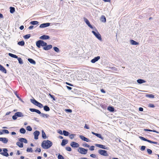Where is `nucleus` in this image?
<instances>
[{"label": "nucleus", "instance_id": "nucleus-1", "mask_svg": "<svg viewBox=\"0 0 159 159\" xmlns=\"http://www.w3.org/2000/svg\"><path fill=\"white\" fill-rule=\"evenodd\" d=\"M52 143L49 140H44L41 144L42 147L44 149H48L52 145Z\"/></svg>", "mask_w": 159, "mask_h": 159}, {"label": "nucleus", "instance_id": "nucleus-2", "mask_svg": "<svg viewBox=\"0 0 159 159\" xmlns=\"http://www.w3.org/2000/svg\"><path fill=\"white\" fill-rule=\"evenodd\" d=\"M30 102L34 104L39 107L42 108L43 107V106L42 104L39 102L34 99H30Z\"/></svg>", "mask_w": 159, "mask_h": 159}, {"label": "nucleus", "instance_id": "nucleus-3", "mask_svg": "<svg viewBox=\"0 0 159 159\" xmlns=\"http://www.w3.org/2000/svg\"><path fill=\"white\" fill-rule=\"evenodd\" d=\"M92 33L98 40L100 41L102 40L101 35L97 30H96V32L93 31H92Z\"/></svg>", "mask_w": 159, "mask_h": 159}, {"label": "nucleus", "instance_id": "nucleus-4", "mask_svg": "<svg viewBox=\"0 0 159 159\" xmlns=\"http://www.w3.org/2000/svg\"><path fill=\"white\" fill-rule=\"evenodd\" d=\"M98 152L100 155L103 156H108L107 152L106 150H99L98 151Z\"/></svg>", "mask_w": 159, "mask_h": 159}, {"label": "nucleus", "instance_id": "nucleus-5", "mask_svg": "<svg viewBox=\"0 0 159 159\" xmlns=\"http://www.w3.org/2000/svg\"><path fill=\"white\" fill-rule=\"evenodd\" d=\"M3 152L0 153V154L6 157H7L9 156V154L7 153V149L4 148L3 149Z\"/></svg>", "mask_w": 159, "mask_h": 159}, {"label": "nucleus", "instance_id": "nucleus-6", "mask_svg": "<svg viewBox=\"0 0 159 159\" xmlns=\"http://www.w3.org/2000/svg\"><path fill=\"white\" fill-rule=\"evenodd\" d=\"M40 134V132L39 131L37 130L35 131L33 133V134L34 136V139L37 140L38 139V136Z\"/></svg>", "mask_w": 159, "mask_h": 159}, {"label": "nucleus", "instance_id": "nucleus-7", "mask_svg": "<svg viewBox=\"0 0 159 159\" xmlns=\"http://www.w3.org/2000/svg\"><path fill=\"white\" fill-rule=\"evenodd\" d=\"M80 74L81 75V79L83 80H86L87 78L86 76V73L84 71H81Z\"/></svg>", "mask_w": 159, "mask_h": 159}, {"label": "nucleus", "instance_id": "nucleus-8", "mask_svg": "<svg viewBox=\"0 0 159 159\" xmlns=\"http://www.w3.org/2000/svg\"><path fill=\"white\" fill-rule=\"evenodd\" d=\"M70 145L72 147L74 148H78L79 146V143L75 142H72L71 143Z\"/></svg>", "mask_w": 159, "mask_h": 159}, {"label": "nucleus", "instance_id": "nucleus-9", "mask_svg": "<svg viewBox=\"0 0 159 159\" xmlns=\"http://www.w3.org/2000/svg\"><path fill=\"white\" fill-rule=\"evenodd\" d=\"M100 58V56H97L94 57L93 59L91 60V62L94 63L98 61Z\"/></svg>", "mask_w": 159, "mask_h": 159}, {"label": "nucleus", "instance_id": "nucleus-10", "mask_svg": "<svg viewBox=\"0 0 159 159\" xmlns=\"http://www.w3.org/2000/svg\"><path fill=\"white\" fill-rule=\"evenodd\" d=\"M87 149H86L83 148H80V153L82 154H86L87 153Z\"/></svg>", "mask_w": 159, "mask_h": 159}, {"label": "nucleus", "instance_id": "nucleus-11", "mask_svg": "<svg viewBox=\"0 0 159 159\" xmlns=\"http://www.w3.org/2000/svg\"><path fill=\"white\" fill-rule=\"evenodd\" d=\"M95 145L96 146L98 147L99 148H100L103 149H107V147H106V146H105L102 145L98 144H95Z\"/></svg>", "mask_w": 159, "mask_h": 159}, {"label": "nucleus", "instance_id": "nucleus-12", "mask_svg": "<svg viewBox=\"0 0 159 159\" xmlns=\"http://www.w3.org/2000/svg\"><path fill=\"white\" fill-rule=\"evenodd\" d=\"M50 25V23H49L42 24L40 25L39 28H42L46 27L49 26Z\"/></svg>", "mask_w": 159, "mask_h": 159}, {"label": "nucleus", "instance_id": "nucleus-13", "mask_svg": "<svg viewBox=\"0 0 159 159\" xmlns=\"http://www.w3.org/2000/svg\"><path fill=\"white\" fill-rule=\"evenodd\" d=\"M84 22L87 25L91 28L93 29V26H92V25H90L89 20L86 18H84Z\"/></svg>", "mask_w": 159, "mask_h": 159}, {"label": "nucleus", "instance_id": "nucleus-14", "mask_svg": "<svg viewBox=\"0 0 159 159\" xmlns=\"http://www.w3.org/2000/svg\"><path fill=\"white\" fill-rule=\"evenodd\" d=\"M0 141L2 142L3 143H7L8 141V140L6 138H0Z\"/></svg>", "mask_w": 159, "mask_h": 159}, {"label": "nucleus", "instance_id": "nucleus-15", "mask_svg": "<svg viewBox=\"0 0 159 159\" xmlns=\"http://www.w3.org/2000/svg\"><path fill=\"white\" fill-rule=\"evenodd\" d=\"M50 38L49 36L48 35H43L40 37V39H48Z\"/></svg>", "mask_w": 159, "mask_h": 159}, {"label": "nucleus", "instance_id": "nucleus-16", "mask_svg": "<svg viewBox=\"0 0 159 159\" xmlns=\"http://www.w3.org/2000/svg\"><path fill=\"white\" fill-rule=\"evenodd\" d=\"M92 133L93 135H95V136H97L98 137L101 139H103V138L102 136L100 134L95 133L93 132H92Z\"/></svg>", "mask_w": 159, "mask_h": 159}, {"label": "nucleus", "instance_id": "nucleus-17", "mask_svg": "<svg viewBox=\"0 0 159 159\" xmlns=\"http://www.w3.org/2000/svg\"><path fill=\"white\" fill-rule=\"evenodd\" d=\"M52 48V46L51 45H48L44 47L43 48V49L45 50H48Z\"/></svg>", "mask_w": 159, "mask_h": 159}, {"label": "nucleus", "instance_id": "nucleus-18", "mask_svg": "<svg viewBox=\"0 0 159 159\" xmlns=\"http://www.w3.org/2000/svg\"><path fill=\"white\" fill-rule=\"evenodd\" d=\"M80 139H81L83 140L86 141L87 142H89V140L88 139L84 137L82 135H80Z\"/></svg>", "mask_w": 159, "mask_h": 159}, {"label": "nucleus", "instance_id": "nucleus-19", "mask_svg": "<svg viewBox=\"0 0 159 159\" xmlns=\"http://www.w3.org/2000/svg\"><path fill=\"white\" fill-rule=\"evenodd\" d=\"M0 70L5 73H7V71L6 69L1 65L0 64Z\"/></svg>", "mask_w": 159, "mask_h": 159}, {"label": "nucleus", "instance_id": "nucleus-20", "mask_svg": "<svg viewBox=\"0 0 159 159\" xmlns=\"http://www.w3.org/2000/svg\"><path fill=\"white\" fill-rule=\"evenodd\" d=\"M19 140L21 142H24L25 143H27V140L25 138H20L19 139Z\"/></svg>", "mask_w": 159, "mask_h": 159}, {"label": "nucleus", "instance_id": "nucleus-21", "mask_svg": "<svg viewBox=\"0 0 159 159\" xmlns=\"http://www.w3.org/2000/svg\"><path fill=\"white\" fill-rule=\"evenodd\" d=\"M28 61L31 64L35 65L36 64V62L35 61L31 58H28Z\"/></svg>", "mask_w": 159, "mask_h": 159}, {"label": "nucleus", "instance_id": "nucleus-22", "mask_svg": "<svg viewBox=\"0 0 159 159\" xmlns=\"http://www.w3.org/2000/svg\"><path fill=\"white\" fill-rule=\"evenodd\" d=\"M15 115L16 116H17L18 117H23L24 116V115H23L22 113L20 112H18L16 113H15Z\"/></svg>", "mask_w": 159, "mask_h": 159}, {"label": "nucleus", "instance_id": "nucleus-23", "mask_svg": "<svg viewBox=\"0 0 159 159\" xmlns=\"http://www.w3.org/2000/svg\"><path fill=\"white\" fill-rule=\"evenodd\" d=\"M130 43L132 45H137L139 44V43L136 42L135 41L133 40H131L130 41Z\"/></svg>", "mask_w": 159, "mask_h": 159}, {"label": "nucleus", "instance_id": "nucleus-24", "mask_svg": "<svg viewBox=\"0 0 159 159\" xmlns=\"http://www.w3.org/2000/svg\"><path fill=\"white\" fill-rule=\"evenodd\" d=\"M68 140L63 139L61 143V145L62 146H65L66 144L68 143Z\"/></svg>", "mask_w": 159, "mask_h": 159}, {"label": "nucleus", "instance_id": "nucleus-25", "mask_svg": "<svg viewBox=\"0 0 159 159\" xmlns=\"http://www.w3.org/2000/svg\"><path fill=\"white\" fill-rule=\"evenodd\" d=\"M137 81L138 83L140 84H142L143 83H145L146 82L144 80H143L141 79H139L137 80Z\"/></svg>", "mask_w": 159, "mask_h": 159}, {"label": "nucleus", "instance_id": "nucleus-26", "mask_svg": "<svg viewBox=\"0 0 159 159\" xmlns=\"http://www.w3.org/2000/svg\"><path fill=\"white\" fill-rule=\"evenodd\" d=\"M41 40H39L36 42V45L38 47L40 48L41 46Z\"/></svg>", "mask_w": 159, "mask_h": 159}, {"label": "nucleus", "instance_id": "nucleus-27", "mask_svg": "<svg viewBox=\"0 0 159 159\" xmlns=\"http://www.w3.org/2000/svg\"><path fill=\"white\" fill-rule=\"evenodd\" d=\"M100 20L102 22H106V18L104 16L102 15L101 16Z\"/></svg>", "mask_w": 159, "mask_h": 159}, {"label": "nucleus", "instance_id": "nucleus-28", "mask_svg": "<svg viewBox=\"0 0 159 159\" xmlns=\"http://www.w3.org/2000/svg\"><path fill=\"white\" fill-rule=\"evenodd\" d=\"M16 144L20 148H22L23 146V143L21 142H17L16 143Z\"/></svg>", "mask_w": 159, "mask_h": 159}, {"label": "nucleus", "instance_id": "nucleus-29", "mask_svg": "<svg viewBox=\"0 0 159 159\" xmlns=\"http://www.w3.org/2000/svg\"><path fill=\"white\" fill-rule=\"evenodd\" d=\"M145 96L150 98H154V96L151 94H147Z\"/></svg>", "mask_w": 159, "mask_h": 159}, {"label": "nucleus", "instance_id": "nucleus-30", "mask_svg": "<svg viewBox=\"0 0 159 159\" xmlns=\"http://www.w3.org/2000/svg\"><path fill=\"white\" fill-rule=\"evenodd\" d=\"M40 116L42 117L46 118H48L49 116L47 114H45L43 113H41Z\"/></svg>", "mask_w": 159, "mask_h": 159}, {"label": "nucleus", "instance_id": "nucleus-31", "mask_svg": "<svg viewBox=\"0 0 159 159\" xmlns=\"http://www.w3.org/2000/svg\"><path fill=\"white\" fill-rule=\"evenodd\" d=\"M8 55L9 56H10L11 57L16 58H17L18 57L16 55L13 54L11 53H9L8 54Z\"/></svg>", "mask_w": 159, "mask_h": 159}, {"label": "nucleus", "instance_id": "nucleus-32", "mask_svg": "<svg viewBox=\"0 0 159 159\" xmlns=\"http://www.w3.org/2000/svg\"><path fill=\"white\" fill-rule=\"evenodd\" d=\"M76 135L75 134H69V137L70 139H74L75 136Z\"/></svg>", "mask_w": 159, "mask_h": 159}, {"label": "nucleus", "instance_id": "nucleus-33", "mask_svg": "<svg viewBox=\"0 0 159 159\" xmlns=\"http://www.w3.org/2000/svg\"><path fill=\"white\" fill-rule=\"evenodd\" d=\"M63 134L64 136H67L68 135H69L70 133L69 132H68L67 131H66L65 130H63Z\"/></svg>", "mask_w": 159, "mask_h": 159}, {"label": "nucleus", "instance_id": "nucleus-34", "mask_svg": "<svg viewBox=\"0 0 159 159\" xmlns=\"http://www.w3.org/2000/svg\"><path fill=\"white\" fill-rule=\"evenodd\" d=\"M107 109L108 111L111 112H113L114 111V108L112 107H109L107 108Z\"/></svg>", "mask_w": 159, "mask_h": 159}, {"label": "nucleus", "instance_id": "nucleus-35", "mask_svg": "<svg viewBox=\"0 0 159 159\" xmlns=\"http://www.w3.org/2000/svg\"><path fill=\"white\" fill-rule=\"evenodd\" d=\"M139 138L143 140V141H147L149 143V142L150 140L147 139L143 137L140 136V137H139Z\"/></svg>", "mask_w": 159, "mask_h": 159}, {"label": "nucleus", "instance_id": "nucleus-36", "mask_svg": "<svg viewBox=\"0 0 159 159\" xmlns=\"http://www.w3.org/2000/svg\"><path fill=\"white\" fill-rule=\"evenodd\" d=\"M44 110L46 111H48L50 110V108L47 106H45L43 107Z\"/></svg>", "mask_w": 159, "mask_h": 159}, {"label": "nucleus", "instance_id": "nucleus-37", "mask_svg": "<svg viewBox=\"0 0 159 159\" xmlns=\"http://www.w3.org/2000/svg\"><path fill=\"white\" fill-rule=\"evenodd\" d=\"M18 44L19 45H20L21 46H23L24 45L25 42H24V41H21L19 42L18 43Z\"/></svg>", "mask_w": 159, "mask_h": 159}, {"label": "nucleus", "instance_id": "nucleus-38", "mask_svg": "<svg viewBox=\"0 0 159 159\" xmlns=\"http://www.w3.org/2000/svg\"><path fill=\"white\" fill-rule=\"evenodd\" d=\"M42 137L44 139H45L46 138V136L45 133L44 132L43 130H42Z\"/></svg>", "mask_w": 159, "mask_h": 159}, {"label": "nucleus", "instance_id": "nucleus-39", "mask_svg": "<svg viewBox=\"0 0 159 159\" xmlns=\"http://www.w3.org/2000/svg\"><path fill=\"white\" fill-rule=\"evenodd\" d=\"M20 133L23 134L25 133L26 132L25 129L23 128H21L20 130Z\"/></svg>", "mask_w": 159, "mask_h": 159}, {"label": "nucleus", "instance_id": "nucleus-40", "mask_svg": "<svg viewBox=\"0 0 159 159\" xmlns=\"http://www.w3.org/2000/svg\"><path fill=\"white\" fill-rule=\"evenodd\" d=\"M144 130L145 131H146L153 132L156 133L157 134L159 133V132H158L156 131V130H150V129H144Z\"/></svg>", "mask_w": 159, "mask_h": 159}, {"label": "nucleus", "instance_id": "nucleus-41", "mask_svg": "<svg viewBox=\"0 0 159 159\" xmlns=\"http://www.w3.org/2000/svg\"><path fill=\"white\" fill-rule=\"evenodd\" d=\"M39 22L36 21H32L30 22V23L33 25H37L38 24Z\"/></svg>", "mask_w": 159, "mask_h": 159}, {"label": "nucleus", "instance_id": "nucleus-42", "mask_svg": "<svg viewBox=\"0 0 159 159\" xmlns=\"http://www.w3.org/2000/svg\"><path fill=\"white\" fill-rule=\"evenodd\" d=\"M10 12L11 13H13L15 11V8L13 7H10Z\"/></svg>", "mask_w": 159, "mask_h": 159}, {"label": "nucleus", "instance_id": "nucleus-43", "mask_svg": "<svg viewBox=\"0 0 159 159\" xmlns=\"http://www.w3.org/2000/svg\"><path fill=\"white\" fill-rule=\"evenodd\" d=\"M41 46H46L47 45V43L44 42L43 40H41Z\"/></svg>", "mask_w": 159, "mask_h": 159}, {"label": "nucleus", "instance_id": "nucleus-44", "mask_svg": "<svg viewBox=\"0 0 159 159\" xmlns=\"http://www.w3.org/2000/svg\"><path fill=\"white\" fill-rule=\"evenodd\" d=\"M30 36H31V35L30 34H27L26 35H25L24 36V37L25 39H27L29 38L30 37Z\"/></svg>", "mask_w": 159, "mask_h": 159}, {"label": "nucleus", "instance_id": "nucleus-45", "mask_svg": "<svg viewBox=\"0 0 159 159\" xmlns=\"http://www.w3.org/2000/svg\"><path fill=\"white\" fill-rule=\"evenodd\" d=\"M17 59L18 61L19 62L20 64H22L23 63V61L21 58L18 57V58Z\"/></svg>", "mask_w": 159, "mask_h": 159}, {"label": "nucleus", "instance_id": "nucleus-46", "mask_svg": "<svg viewBox=\"0 0 159 159\" xmlns=\"http://www.w3.org/2000/svg\"><path fill=\"white\" fill-rule=\"evenodd\" d=\"M26 151H27V152H32L33 150H32V148H28L27 149Z\"/></svg>", "mask_w": 159, "mask_h": 159}, {"label": "nucleus", "instance_id": "nucleus-47", "mask_svg": "<svg viewBox=\"0 0 159 159\" xmlns=\"http://www.w3.org/2000/svg\"><path fill=\"white\" fill-rule=\"evenodd\" d=\"M53 49L55 51L57 52H59V48L57 47H53Z\"/></svg>", "mask_w": 159, "mask_h": 159}, {"label": "nucleus", "instance_id": "nucleus-48", "mask_svg": "<svg viewBox=\"0 0 159 159\" xmlns=\"http://www.w3.org/2000/svg\"><path fill=\"white\" fill-rule=\"evenodd\" d=\"M147 152L148 154H152V151L151 150L149 149H147Z\"/></svg>", "mask_w": 159, "mask_h": 159}, {"label": "nucleus", "instance_id": "nucleus-49", "mask_svg": "<svg viewBox=\"0 0 159 159\" xmlns=\"http://www.w3.org/2000/svg\"><path fill=\"white\" fill-rule=\"evenodd\" d=\"M26 129L29 131H31L32 130V128L30 126H27L26 127Z\"/></svg>", "mask_w": 159, "mask_h": 159}, {"label": "nucleus", "instance_id": "nucleus-50", "mask_svg": "<svg viewBox=\"0 0 159 159\" xmlns=\"http://www.w3.org/2000/svg\"><path fill=\"white\" fill-rule=\"evenodd\" d=\"M82 146L84 147H86L87 148L89 147V146L86 143H84L82 144Z\"/></svg>", "mask_w": 159, "mask_h": 159}, {"label": "nucleus", "instance_id": "nucleus-51", "mask_svg": "<svg viewBox=\"0 0 159 159\" xmlns=\"http://www.w3.org/2000/svg\"><path fill=\"white\" fill-rule=\"evenodd\" d=\"M58 159H64V157L60 154L58 156Z\"/></svg>", "mask_w": 159, "mask_h": 159}, {"label": "nucleus", "instance_id": "nucleus-52", "mask_svg": "<svg viewBox=\"0 0 159 159\" xmlns=\"http://www.w3.org/2000/svg\"><path fill=\"white\" fill-rule=\"evenodd\" d=\"M66 150L68 151H70L71 150V149L70 147H66Z\"/></svg>", "mask_w": 159, "mask_h": 159}, {"label": "nucleus", "instance_id": "nucleus-53", "mask_svg": "<svg viewBox=\"0 0 159 159\" xmlns=\"http://www.w3.org/2000/svg\"><path fill=\"white\" fill-rule=\"evenodd\" d=\"M148 106L149 107L152 108H154L155 107V106L152 104H149Z\"/></svg>", "mask_w": 159, "mask_h": 159}, {"label": "nucleus", "instance_id": "nucleus-54", "mask_svg": "<svg viewBox=\"0 0 159 159\" xmlns=\"http://www.w3.org/2000/svg\"><path fill=\"white\" fill-rule=\"evenodd\" d=\"M89 150H90L91 151H93V150H94V147L93 146H91L89 148Z\"/></svg>", "mask_w": 159, "mask_h": 159}, {"label": "nucleus", "instance_id": "nucleus-55", "mask_svg": "<svg viewBox=\"0 0 159 159\" xmlns=\"http://www.w3.org/2000/svg\"><path fill=\"white\" fill-rule=\"evenodd\" d=\"M145 148H146V147L145 146H142L141 147L140 149L141 151H143L145 149Z\"/></svg>", "mask_w": 159, "mask_h": 159}, {"label": "nucleus", "instance_id": "nucleus-56", "mask_svg": "<svg viewBox=\"0 0 159 159\" xmlns=\"http://www.w3.org/2000/svg\"><path fill=\"white\" fill-rule=\"evenodd\" d=\"M2 131L3 132L5 133L6 134H9V131L7 130L3 129L2 130Z\"/></svg>", "mask_w": 159, "mask_h": 159}, {"label": "nucleus", "instance_id": "nucleus-57", "mask_svg": "<svg viewBox=\"0 0 159 159\" xmlns=\"http://www.w3.org/2000/svg\"><path fill=\"white\" fill-rule=\"evenodd\" d=\"M90 156L93 158H96V155L94 154H91L90 155Z\"/></svg>", "mask_w": 159, "mask_h": 159}, {"label": "nucleus", "instance_id": "nucleus-58", "mask_svg": "<svg viewBox=\"0 0 159 159\" xmlns=\"http://www.w3.org/2000/svg\"><path fill=\"white\" fill-rule=\"evenodd\" d=\"M149 143H151L154 144H157V142H153V141H151V140L149 141Z\"/></svg>", "mask_w": 159, "mask_h": 159}, {"label": "nucleus", "instance_id": "nucleus-59", "mask_svg": "<svg viewBox=\"0 0 159 159\" xmlns=\"http://www.w3.org/2000/svg\"><path fill=\"white\" fill-rule=\"evenodd\" d=\"M36 110V109H34V108H30V111H31L33 112H35Z\"/></svg>", "mask_w": 159, "mask_h": 159}, {"label": "nucleus", "instance_id": "nucleus-60", "mask_svg": "<svg viewBox=\"0 0 159 159\" xmlns=\"http://www.w3.org/2000/svg\"><path fill=\"white\" fill-rule=\"evenodd\" d=\"M66 111L67 112H69V113H71L72 111V110H71V109H66Z\"/></svg>", "mask_w": 159, "mask_h": 159}, {"label": "nucleus", "instance_id": "nucleus-61", "mask_svg": "<svg viewBox=\"0 0 159 159\" xmlns=\"http://www.w3.org/2000/svg\"><path fill=\"white\" fill-rule=\"evenodd\" d=\"M41 151V149L40 148H37V149L35 150V152L38 151L39 152H40Z\"/></svg>", "mask_w": 159, "mask_h": 159}, {"label": "nucleus", "instance_id": "nucleus-62", "mask_svg": "<svg viewBox=\"0 0 159 159\" xmlns=\"http://www.w3.org/2000/svg\"><path fill=\"white\" fill-rule=\"evenodd\" d=\"M17 116H16V115H14L12 116V118L13 120H15L17 119Z\"/></svg>", "mask_w": 159, "mask_h": 159}, {"label": "nucleus", "instance_id": "nucleus-63", "mask_svg": "<svg viewBox=\"0 0 159 159\" xmlns=\"http://www.w3.org/2000/svg\"><path fill=\"white\" fill-rule=\"evenodd\" d=\"M35 112L37 113H38L39 114H41V112L39 110H37V109L36 110Z\"/></svg>", "mask_w": 159, "mask_h": 159}, {"label": "nucleus", "instance_id": "nucleus-64", "mask_svg": "<svg viewBox=\"0 0 159 159\" xmlns=\"http://www.w3.org/2000/svg\"><path fill=\"white\" fill-rule=\"evenodd\" d=\"M84 128L87 129H89V127L86 124L84 126Z\"/></svg>", "mask_w": 159, "mask_h": 159}]
</instances>
